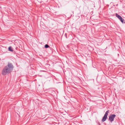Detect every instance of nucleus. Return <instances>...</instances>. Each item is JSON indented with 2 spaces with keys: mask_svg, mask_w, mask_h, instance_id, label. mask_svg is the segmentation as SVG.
<instances>
[{
  "mask_svg": "<svg viewBox=\"0 0 125 125\" xmlns=\"http://www.w3.org/2000/svg\"><path fill=\"white\" fill-rule=\"evenodd\" d=\"M98 124L99 125H101V124L99 122H98Z\"/></svg>",
  "mask_w": 125,
  "mask_h": 125,
  "instance_id": "nucleus-8",
  "label": "nucleus"
},
{
  "mask_svg": "<svg viewBox=\"0 0 125 125\" xmlns=\"http://www.w3.org/2000/svg\"><path fill=\"white\" fill-rule=\"evenodd\" d=\"M109 112L110 111L109 110H108L106 112L102 120V122H104L106 120L107 118V116L108 115V113H109Z\"/></svg>",
  "mask_w": 125,
  "mask_h": 125,
  "instance_id": "nucleus-2",
  "label": "nucleus"
},
{
  "mask_svg": "<svg viewBox=\"0 0 125 125\" xmlns=\"http://www.w3.org/2000/svg\"><path fill=\"white\" fill-rule=\"evenodd\" d=\"M8 50L10 52H13V49L12 47L11 46H10L8 48Z\"/></svg>",
  "mask_w": 125,
  "mask_h": 125,
  "instance_id": "nucleus-5",
  "label": "nucleus"
},
{
  "mask_svg": "<svg viewBox=\"0 0 125 125\" xmlns=\"http://www.w3.org/2000/svg\"><path fill=\"white\" fill-rule=\"evenodd\" d=\"M28 34H29V32H28Z\"/></svg>",
  "mask_w": 125,
  "mask_h": 125,
  "instance_id": "nucleus-10",
  "label": "nucleus"
},
{
  "mask_svg": "<svg viewBox=\"0 0 125 125\" xmlns=\"http://www.w3.org/2000/svg\"><path fill=\"white\" fill-rule=\"evenodd\" d=\"M120 21L122 22V23H123L124 22H125L124 21V19H122V18L121 19Z\"/></svg>",
  "mask_w": 125,
  "mask_h": 125,
  "instance_id": "nucleus-7",
  "label": "nucleus"
},
{
  "mask_svg": "<svg viewBox=\"0 0 125 125\" xmlns=\"http://www.w3.org/2000/svg\"><path fill=\"white\" fill-rule=\"evenodd\" d=\"M65 35L66 38H67V35H66V33L65 34Z\"/></svg>",
  "mask_w": 125,
  "mask_h": 125,
  "instance_id": "nucleus-9",
  "label": "nucleus"
},
{
  "mask_svg": "<svg viewBox=\"0 0 125 125\" xmlns=\"http://www.w3.org/2000/svg\"><path fill=\"white\" fill-rule=\"evenodd\" d=\"M44 47L45 48H48L49 47H50L49 46L48 44H46L45 45Z\"/></svg>",
  "mask_w": 125,
  "mask_h": 125,
  "instance_id": "nucleus-6",
  "label": "nucleus"
},
{
  "mask_svg": "<svg viewBox=\"0 0 125 125\" xmlns=\"http://www.w3.org/2000/svg\"><path fill=\"white\" fill-rule=\"evenodd\" d=\"M13 66L12 63L8 62L7 65L5 66L2 70L1 73L3 75L10 73L12 71Z\"/></svg>",
  "mask_w": 125,
  "mask_h": 125,
  "instance_id": "nucleus-1",
  "label": "nucleus"
},
{
  "mask_svg": "<svg viewBox=\"0 0 125 125\" xmlns=\"http://www.w3.org/2000/svg\"><path fill=\"white\" fill-rule=\"evenodd\" d=\"M115 15L116 17H117L120 20L122 18L121 16L119 15H118L117 13H116L115 14Z\"/></svg>",
  "mask_w": 125,
  "mask_h": 125,
  "instance_id": "nucleus-4",
  "label": "nucleus"
},
{
  "mask_svg": "<svg viewBox=\"0 0 125 125\" xmlns=\"http://www.w3.org/2000/svg\"><path fill=\"white\" fill-rule=\"evenodd\" d=\"M116 115L115 114H111L109 117V121L111 122H112L114 120L115 118Z\"/></svg>",
  "mask_w": 125,
  "mask_h": 125,
  "instance_id": "nucleus-3",
  "label": "nucleus"
}]
</instances>
